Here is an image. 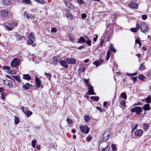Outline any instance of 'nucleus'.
<instances>
[{"label": "nucleus", "instance_id": "1", "mask_svg": "<svg viewBox=\"0 0 151 151\" xmlns=\"http://www.w3.org/2000/svg\"><path fill=\"white\" fill-rule=\"evenodd\" d=\"M136 26L137 29H140L141 32L144 33L147 32L149 29L148 25L143 22H142L139 25L137 24Z\"/></svg>", "mask_w": 151, "mask_h": 151}, {"label": "nucleus", "instance_id": "2", "mask_svg": "<svg viewBox=\"0 0 151 151\" xmlns=\"http://www.w3.org/2000/svg\"><path fill=\"white\" fill-rule=\"evenodd\" d=\"M110 132L109 130H106L101 137V142H105L108 140L110 137Z\"/></svg>", "mask_w": 151, "mask_h": 151}, {"label": "nucleus", "instance_id": "3", "mask_svg": "<svg viewBox=\"0 0 151 151\" xmlns=\"http://www.w3.org/2000/svg\"><path fill=\"white\" fill-rule=\"evenodd\" d=\"M20 61V60L18 58H13L11 63V66L16 68H17L19 66Z\"/></svg>", "mask_w": 151, "mask_h": 151}, {"label": "nucleus", "instance_id": "4", "mask_svg": "<svg viewBox=\"0 0 151 151\" xmlns=\"http://www.w3.org/2000/svg\"><path fill=\"white\" fill-rule=\"evenodd\" d=\"M21 109L28 117L30 116L32 114V112L29 111L28 108L26 107H23Z\"/></svg>", "mask_w": 151, "mask_h": 151}, {"label": "nucleus", "instance_id": "5", "mask_svg": "<svg viewBox=\"0 0 151 151\" xmlns=\"http://www.w3.org/2000/svg\"><path fill=\"white\" fill-rule=\"evenodd\" d=\"M80 128L81 132L87 134L88 133L90 129L88 128L87 125L84 126H80Z\"/></svg>", "mask_w": 151, "mask_h": 151}, {"label": "nucleus", "instance_id": "6", "mask_svg": "<svg viewBox=\"0 0 151 151\" xmlns=\"http://www.w3.org/2000/svg\"><path fill=\"white\" fill-rule=\"evenodd\" d=\"M142 109L139 106H137L132 108L130 110L131 111L134 112H136L138 115H139L141 112Z\"/></svg>", "mask_w": 151, "mask_h": 151}, {"label": "nucleus", "instance_id": "7", "mask_svg": "<svg viewBox=\"0 0 151 151\" xmlns=\"http://www.w3.org/2000/svg\"><path fill=\"white\" fill-rule=\"evenodd\" d=\"M113 32V29L111 28L109 25L105 32V34L107 36V37H108L109 38V36L112 34Z\"/></svg>", "mask_w": 151, "mask_h": 151}, {"label": "nucleus", "instance_id": "8", "mask_svg": "<svg viewBox=\"0 0 151 151\" xmlns=\"http://www.w3.org/2000/svg\"><path fill=\"white\" fill-rule=\"evenodd\" d=\"M23 15L24 17L28 19H33L35 18V15H34L29 14L27 12H24L23 14Z\"/></svg>", "mask_w": 151, "mask_h": 151}, {"label": "nucleus", "instance_id": "9", "mask_svg": "<svg viewBox=\"0 0 151 151\" xmlns=\"http://www.w3.org/2000/svg\"><path fill=\"white\" fill-rule=\"evenodd\" d=\"M66 62L68 64H71L75 65L76 63V60L73 58H68L66 60Z\"/></svg>", "mask_w": 151, "mask_h": 151}, {"label": "nucleus", "instance_id": "10", "mask_svg": "<svg viewBox=\"0 0 151 151\" xmlns=\"http://www.w3.org/2000/svg\"><path fill=\"white\" fill-rule=\"evenodd\" d=\"M12 0H1L2 4L5 6H9L12 3Z\"/></svg>", "mask_w": 151, "mask_h": 151}, {"label": "nucleus", "instance_id": "11", "mask_svg": "<svg viewBox=\"0 0 151 151\" xmlns=\"http://www.w3.org/2000/svg\"><path fill=\"white\" fill-rule=\"evenodd\" d=\"M36 82V87L37 88H39L41 86V82L40 79L37 77L35 78Z\"/></svg>", "mask_w": 151, "mask_h": 151}, {"label": "nucleus", "instance_id": "12", "mask_svg": "<svg viewBox=\"0 0 151 151\" xmlns=\"http://www.w3.org/2000/svg\"><path fill=\"white\" fill-rule=\"evenodd\" d=\"M143 133V131L141 129L137 130L134 132V135L136 137H140Z\"/></svg>", "mask_w": 151, "mask_h": 151}, {"label": "nucleus", "instance_id": "13", "mask_svg": "<svg viewBox=\"0 0 151 151\" xmlns=\"http://www.w3.org/2000/svg\"><path fill=\"white\" fill-rule=\"evenodd\" d=\"M9 12L6 9H3L1 10V16L4 17H6L8 16Z\"/></svg>", "mask_w": 151, "mask_h": 151}, {"label": "nucleus", "instance_id": "14", "mask_svg": "<svg viewBox=\"0 0 151 151\" xmlns=\"http://www.w3.org/2000/svg\"><path fill=\"white\" fill-rule=\"evenodd\" d=\"M104 61L101 59H100L99 60H97L94 61L93 63V64L95 65L96 67H97L100 65H102L104 63Z\"/></svg>", "mask_w": 151, "mask_h": 151}, {"label": "nucleus", "instance_id": "15", "mask_svg": "<svg viewBox=\"0 0 151 151\" xmlns=\"http://www.w3.org/2000/svg\"><path fill=\"white\" fill-rule=\"evenodd\" d=\"M22 87L25 90H26L32 88V85L28 83H26Z\"/></svg>", "mask_w": 151, "mask_h": 151}, {"label": "nucleus", "instance_id": "16", "mask_svg": "<svg viewBox=\"0 0 151 151\" xmlns=\"http://www.w3.org/2000/svg\"><path fill=\"white\" fill-rule=\"evenodd\" d=\"M5 85L9 88H12V83L11 81L8 80H6L4 81V82Z\"/></svg>", "mask_w": 151, "mask_h": 151}, {"label": "nucleus", "instance_id": "17", "mask_svg": "<svg viewBox=\"0 0 151 151\" xmlns=\"http://www.w3.org/2000/svg\"><path fill=\"white\" fill-rule=\"evenodd\" d=\"M65 3L66 6L68 8H69L71 9H73L74 6L72 4L68 1H65Z\"/></svg>", "mask_w": 151, "mask_h": 151}, {"label": "nucleus", "instance_id": "18", "mask_svg": "<svg viewBox=\"0 0 151 151\" xmlns=\"http://www.w3.org/2000/svg\"><path fill=\"white\" fill-rule=\"evenodd\" d=\"M129 6L131 8L137 9V8L138 4H136L134 2H131L129 4Z\"/></svg>", "mask_w": 151, "mask_h": 151}, {"label": "nucleus", "instance_id": "19", "mask_svg": "<svg viewBox=\"0 0 151 151\" xmlns=\"http://www.w3.org/2000/svg\"><path fill=\"white\" fill-rule=\"evenodd\" d=\"M22 78L28 81H29L31 79V77L29 74H23V75Z\"/></svg>", "mask_w": 151, "mask_h": 151}, {"label": "nucleus", "instance_id": "20", "mask_svg": "<svg viewBox=\"0 0 151 151\" xmlns=\"http://www.w3.org/2000/svg\"><path fill=\"white\" fill-rule=\"evenodd\" d=\"M60 65L66 68H68V66L65 61L63 60H60Z\"/></svg>", "mask_w": 151, "mask_h": 151}, {"label": "nucleus", "instance_id": "21", "mask_svg": "<svg viewBox=\"0 0 151 151\" xmlns=\"http://www.w3.org/2000/svg\"><path fill=\"white\" fill-rule=\"evenodd\" d=\"M86 42V40L83 37H81L78 40V42L80 43L82 42L85 43Z\"/></svg>", "mask_w": 151, "mask_h": 151}, {"label": "nucleus", "instance_id": "22", "mask_svg": "<svg viewBox=\"0 0 151 151\" xmlns=\"http://www.w3.org/2000/svg\"><path fill=\"white\" fill-rule=\"evenodd\" d=\"M149 104H145L143 106V108L144 110H149L150 109Z\"/></svg>", "mask_w": 151, "mask_h": 151}, {"label": "nucleus", "instance_id": "23", "mask_svg": "<svg viewBox=\"0 0 151 151\" xmlns=\"http://www.w3.org/2000/svg\"><path fill=\"white\" fill-rule=\"evenodd\" d=\"M12 77L14 79H15L19 83H21V81L20 79V77L19 76H12Z\"/></svg>", "mask_w": 151, "mask_h": 151}, {"label": "nucleus", "instance_id": "24", "mask_svg": "<svg viewBox=\"0 0 151 151\" xmlns=\"http://www.w3.org/2000/svg\"><path fill=\"white\" fill-rule=\"evenodd\" d=\"M35 40L32 39H28L27 42V45H31L33 44L34 43V41Z\"/></svg>", "mask_w": 151, "mask_h": 151}, {"label": "nucleus", "instance_id": "25", "mask_svg": "<svg viewBox=\"0 0 151 151\" xmlns=\"http://www.w3.org/2000/svg\"><path fill=\"white\" fill-rule=\"evenodd\" d=\"M90 98L91 99L96 101H98L99 99V97L98 96H91L90 97Z\"/></svg>", "mask_w": 151, "mask_h": 151}, {"label": "nucleus", "instance_id": "26", "mask_svg": "<svg viewBox=\"0 0 151 151\" xmlns=\"http://www.w3.org/2000/svg\"><path fill=\"white\" fill-rule=\"evenodd\" d=\"M145 101L147 103H151V96L150 95H148L147 97L145 99Z\"/></svg>", "mask_w": 151, "mask_h": 151}, {"label": "nucleus", "instance_id": "27", "mask_svg": "<svg viewBox=\"0 0 151 151\" xmlns=\"http://www.w3.org/2000/svg\"><path fill=\"white\" fill-rule=\"evenodd\" d=\"M28 38L29 39H32L35 40V37L33 33L31 32L29 34Z\"/></svg>", "mask_w": 151, "mask_h": 151}, {"label": "nucleus", "instance_id": "28", "mask_svg": "<svg viewBox=\"0 0 151 151\" xmlns=\"http://www.w3.org/2000/svg\"><path fill=\"white\" fill-rule=\"evenodd\" d=\"M59 58V57L58 56H55L53 57L52 58L53 61V62L55 63H57L58 62V59Z\"/></svg>", "mask_w": 151, "mask_h": 151}, {"label": "nucleus", "instance_id": "29", "mask_svg": "<svg viewBox=\"0 0 151 151\" xmlns=\"http://www.w3.org/2000/svg\"><path fill=\"white\" fill-rule=\"evenodd\" d=\"M14 124L15 125L17 124L19 122V118L16 116H15V119H14Z\"/></svg>", "mask_w": 151, "mask_h": 151}, {"label": "nucleus", "instance_id": "30", "mask_svg": "<svg viewBox=\"0 0 151 151\" xmlns=\"http://www.w3.org/2000/svg\"><path fill=\"white\" fill-rule=\"evenodd\" d=\"M110 49L111 51H113L114 53H116V49L113 47V45L112 44H111L109 46Z\"/></svg>", "mask_w": 151, "mask_h": 151}, {"label": "nucleus", "instance_id": "31", "mask_svg": "<svg viewBox=\"0 0 151 151\" xmlns=\"http://www.w3.org/2000/svg\"><path fill=\"white\" fill-rule=\"evenodd\" d=\"M149 125L148 124L144 123L143 125V129L146 130L148 128Z\"/></svg>", "mask_w": 151, "mask_h": 151}, {"label": "nucleus", "instance_id": "32", "mask_svg": "<svg viewBox=\"0 0 151 151\" xmlns=\"http://www.w3.org/2000/svg\"><path fill=\"white\" fill-rule=\"evenodd\" d=\"M121 97L122 99H124L125 100H126L127 98V96L125 92L121 93Z\"/></svg>", "mask_w": 151, "mask_h": 151}, {"label": "nucleus", "instance_id": "33", "mask_svg": "<svg viewBox=\"0 0 151 151\" xmlns=\"http://www.w3.org/2000/svg\"><path fill=\"white\" fill-rule=\"evenodd\" d=\"M6 93L5 92H2L1 94V98L3 100H4L6 99Z\"/></svg>", "mask_w": 151, "mask_h": 151}, {"label": "nucleus", "instance_id": "34", "mask_svg": "<svg viewBox=\"0 0 151 151\" xmlns=\"http://www.w3.org/2000/svg\"><path fill=\"white\" fill-rule=\"evenodd\" d=\"M111 54V52H110L109 50H108L107 52V55L106 58V60H109V56Z\"/></svg>", "mask_w": 151, "mask_h": 151}, {"label": "nucleus", "instance_id": "35", "mask_svg": "<svg viewBox=\"0 0 151 151\" xmlns=\"http://www.w3.org/2000/svg\"><path fill=\"white\" fill-rule=\"evenodd\" d=\"M15 34H16L15 36L17 39H18L19 40H22V37H23V36H21L17 34L16 33H15Z\"/></svg>", "mask_w": 151, "mask_h": 151}, {"label": "nucleus", "instance_id": "36", "mask_svg": "<svg viewBox=\"0 0 151 151\" xmlns=\"http://www.w3.org/2000/svg\"><path fill=\"white\" fill-rule=\"evenodd\" d=\"M88 94L89 95H94L95 92L93 89L91 90H88L87 94Z\"/></svg>", "mask_w": 151, "mask_h": 151}, {"label": "nucleus", "instance_id": "37", "mask_svg": "<svg viewBox=\"0 0 151 151\" xmlns=\"http://www.w3.org/2000/svg\"><path fill=\"white\" fill-rule=\"evenodd\" d=\"M45 75L46 76L49 80L50 81L51 78V74L48 73H45Z\"/></svg>", "mask_w": 151, "mask_h": 151}, {"label": "nucleus", "instance_id": "38", "mask_svg": "<svg viewBox=\"0 0 151 151\" xmlns=\"http://www.w3.org/2000/svg\"><path fill=\"white\" fill-rule=\"evenodd\" d=\"M66 15L68 18L70 20H71L73 18L72 15L69 13H67Z\"/></svg>", "mask_w": 151, "mask_h": 151}, {"label": "nucleus", "instance_id": "39", "mask_svg": "<svg viewBox=\"0 0 151 151\" xmlns=\"http://www.w3.org/2000/svg\"><path fill=\"white\" fill-rule=\"evenodd\" d=\"M145 69V67L142 63L140 65V67L139 68V69L141 71H142Z\"/></svg>", "mask_w": 151, "mask_h": 151}, {"label": "nucleus", "instance_id": "40", "mask_svg": "<svg viewBox=\"0 0 151 151\" xmlns=\"http://www.w3.org/2000/svg\"><path fill=\"white\" fill-rule=\"evenodd\" d=\"M84 119L85 120V122H88L90 120V119L88 116L87 115L86 116H84Z\"/></svg>", "mask_w": 151, "mask_h": 151}, {"label": "nucleus", "instance_id": "41", "mask_svg": "<svg viewBox=\"0 0 151 151\" xmlns=\"http://www.w3.org/2000/svg\"><path fill=\"white\" fill-rule=\"evenodd\" d=\"M110 147L109 146H107L106 147L102 149V151H109L110 150Z\"/></svg>", "mask_w": 151, "mask_h": 151}, {"label": "nucleus", "instance_id": "42", "mask_svg": "<svg viewBox=\"0 0 151 151\" xmlns=\"http://www.w3.org/2000/svg\"><path fill=\"white\" fill-rule=\"evenodd\" d=\"M144 76L142 74L140 75L138 77V78L141 81L144 80Z\"/></svg>", "mask_w": 151, "mask_h": 151}, {"label": "nucleus", "instance_id": "43", "mask_svg": "<svg viewBox=\"0 0 151 151\" xmlns=\"http://www.w3.org/2000/svg\"><path fill=\"white\" fill-rule=\"evenodd\" d=\"M138 29H137L136 27V28H131L130 29V30L132 32H137Z\"/></svg>", "mask_w": 151, "mask_h": 151}, {"label": "nucleus", "instance_id": "44", "mask_svg": "<svg viewBox=\"0 0 151 151\" xmlns=\"http://www.w3.org/2000/svg\"><path fill=\"white\" fill-rule=\"evenodd\" d=\"M36 142L35 140H33L32 141V146L33 147L35 148V145H36Z\"/></svg>", "mask_w": 151, "mask_h": 151}, {"label": "nucleus", "instance_id": "45", "mask_svg": "<svg viewBox=\"0 0 151 151\" xmlns=\"http://www.w3.org/2000/svg\"><path fill=\"white\" fill-rule=\"evenodd\" d=\"M111 148L113 151H116V147L114 144H112L111 145Z\"/></svg>", "mask_w": 151, "mask_h": 151}, {"label": "nucleus", "instance_id": "46", "mask_svg": "<svg viewBox=\"0 0 151 151\" xmlns=\"http://www.w3.org/2000/svg\"><path fill=\"white\" fill-rule=\"evenodd\" d=\"M83 80L84 81V82L86 86L88 85H90V84H88V83L89 79H86L84 78L83 79Z\"/></svg>", "mask_w": 151, "mask_h": 151}, {"label": "nucleus", "instance_id": "47", "mask_svg": "<svg viewBox=\"0 0 151 151\" xmlns=\"http://www.w3.org/2000/svg\"><path fill=\"white\" fill-rule=\"evenodd\" d=\"M120 104L124 106H125V100H122L120 102Z\"/></svg>", "mask_w": 151, "mask_h": 151}, {"label": "nucleus", "instance_id": "48", "mask_svg": "<svg viewBox=\"0 0 151 151\" xmlns=\"http://www.w3.org/2000/svg\"><path fill=\"white\" fill-rule=\"evenodd\" d=\"M8 73L12 74H14L16 73V72H15V71L12 70H9Z\"/></svg>", "mask_w": 151, "mask_h": 151}, {"label": "nucleus", "instance_id": "49", "mask_svg": "<svg viewBox=\"0 0 151 151\" xmlns=\"http://www.w3.org/2000/svg\"><path fill=\"white\" fill-rule=\"evenodd\" d=\"M23 3L27 4H28L30 2V0H22Z\"/></svg>", "mask_w": 151, "mask_h": 151}, {"label": "nucleus", "instance_id": "50", "mask_svg": "<svg viewBox=\"0 0 151 151\" xmlns=\"http://www.w3.org/2000/svg\"><path fill=\"white\" fill-rule=\"evenodd\" d=\"M69 38L70 41L73 42V40H74V39L73 38L72 35H69Z\"/></svg>", "mask_w": 151, "mask_h": 151}, {"label": "nucleus", "instance_id": "51", "mask_svg": "<svg viewBox=\"0 0 151 151\" xmlns=\"http://www.w3.org/2000/svg\"><path fill=\"white\" fill-rule=\"evenodd\" d=\"M92 139V137L91 136H88L87 137L86 140L87 141H89Z\"/></svg>", "mask_w": 151, "mask_h": 151}, {"label": "nucleus", "instance_id": "52", "mask_svg": "<svg viewBox=\"0 0 151 151\" xmlns=\"http://www.w3.org/2000/svg\"><path fill=\"white\" fill-rule=\"evenodd\" d=\"M57 30L56 28L55 27H52L51 28V31L53 32H56Z\"/></svg>", "mask_w": 151, "mask_h": 151}, {"label": "nucleus", "instance_id": "53", "mask_svg": "<svg viewBox=\"0 0 151 151\" xmlns=\"http://www.w3.org/2000/svg\"><path fill=\"white\" fill-rule=\"evenodd\" d=\"M6 28L8 29L9 30H11L13 29V27L12 26H6Z\"/></svg>", "mask_w": 151, "mask_h": 151}, {"label": "nucleus", "instance_id": "54", "mask_svg": "<svg viewBox=\"0 0 151 151\" xmlns=\"http://www.w3.org/2000/svg\"><path fill=\"white\" fill-rule=\"evenodd\" d=\"M87 86L88 87V90H91L93 89V87L91 86L90 84Z\"/></svg>", "mask_w": 151, "mask_h": 151}, {"label": "nucleus", "instance_id": "55", "mask_svg": "<svg viewBox=\"0 0 151 151\" xmlns=\"http://www.w3.org/2000/svg\"><path fill=\"white\" fill-rule=\"evenodd\" d=\"M77 2L80 4H81L84 3V1L82 0H78Z\"/></svg>", "mask_w": 151, "mask_h": 151}, {"label": "nucleus", "instance_id": "56", "mask_svg": "<svg viewBox=\"0 0 151 151\" xmlns=\"http://www.w3.org/2000/svg\"><path fill=\"white\" fill-rule=\"evenodd\" d=\"M147 17V16L146 15H143L142 16V18L143 20H145Z\"/></svg>", "mask_w": 151, "mask_h": 151}, {"label": "nucleus", "instance_id": "57", "mask_svg": "<svg viewBox=\"0 0 151 151\" xmlns=\"http://www.w3.org/2000/svg\"><path fill=\"white\" fill-rule=\"evenodd\" d=\"M86 43L89 46H91V41L89 40H87L86 42Z\"/></svg>", "mask_w": 151, "mask_h": 151}, {"label": "nucleus", "instance_id": "58", "mask_svg": "<svg viewBox=\"0 0 151 151\" xmlns=\"http://www.w3.org/2000/svg\"><path fill=\"white\" fill-rule=\"evenodd\" d=\"M67 122L68 123L70 124H72L73 123L72 120L68 118L67 119Z\"/></svg>", "mask_w": 151, "mask_h": 151}, {"label": "nucleus", "instance_id": "59", "mask_svg": "<svg viewBox=\"0 0 151 151\" xmlns=\"http://www.w3.org/2000/svg\"><path fill=\"white\" fill-rule=\"evenodd\" d=\"M86 15L85 13L83 14H82L81 16V18L83 19H85L86 18Z\"/></svg>", "mask_w": 151, "mask_h": 151}, {"label": "nucleus", "instance_id": "60", "mask_svg": "<svg viewBox=\"0 0 151 151\" xmlns=\"http://www.w3.org/2000/svg\"><path fill=\"white\" fill-rule=\"evenodd\" d=\"M3 68L5 70H9L10 69V67L8 66H4L3 67Z\"/></svg>", "mask_w": 151, "mask_h": 151}, {"label": "nucleus", "instance_id": "61", "mask_svg": "<svg viewBox=\"0 0 151 151\" xmlns=\"http://www.w3.org/2000/svg\"><path fill=\"white\" fill-rule=\"evenodd\" d=\"M131 78L134 82H135L137 80V77H131Z\"/></svg>", "mask_w": 151, "mask_h": 151}, {"label": "nucleus", "instance_id": "62", "mask_svg": "<svg viewBox=\"0 0 151 151\" xmlns=\"http://www.w3.org/2000/svg\"><path fill=\"white\" fill-rule=\"evenodd\" d=\"M96 108L97 109L99 110L101 112H102V110L101 107L99 106H97L96 107Z\"/></svg>", "mask_w": 151, "mask_h": 151}, {"label": "nucleus", "instance_id": "63", "mask_svg": "<svg viewBox=\"0 0 151 151\" xmlns=\"http://www.w3.org/2000/svg\"><path fill=\"white\" fill-rule=\"evenodd\" d=\"M140 42V40H139V39H137L135 40V44H137V43L139 44Z\"/></svg>", "mask_w": 151, "mask_h": 151}, {"label": "nucleus", "instance_id": "64", "mask_svg": "<svg viewBox=\"0 0 151 151\" xmlns=\"http://www.w3.org/2000/svg\"><path fill=\"white\" fill-rule=\"evenodd\" d=\"M104 42V39H102L101 41V42H100V45H102L103 44Z\"/></svg>", "mask_w": 151, "mask_h": 151}]
</instances>
